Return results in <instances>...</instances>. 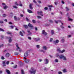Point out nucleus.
Wrapping results in <instances>:
<instances>
[{"label": "nucleus", "mask_w": 74, "mask_h": 74, "mask_svg": "<svg viewBox=\"0 0 74 74\" xmlns=\"http://www.w3.org/2000/svg\"><path fill=\"white\" fill-rule=\"evenodd\" d=\"M8 38L9 39L8 42L10 43L12 42V39L11 37H8Z\"/></svg>", "instance_id": "nucleus-7"}, {"label": "nucleus", "mask_w": 74, "mask_h": 74, "mask_svg": "<svg viewBox=\"0 0 74 74\" xmlns=\"http://www.w3.org/2000/svg\"><path fill=\"white\" fill-rule=\"evenodd\" d=\"M22 33L24 34L25 33V32H24V31H22V32L21 31H20V35H21V36H23V34Z\"/></svg>", "instance_id": "nucleus-9"}, {"label": "nucleus", "mask_w": 74, "mask_h": 74, "mask_svg": "<svg viewBox=\"0 0 74 74\" xmlns=\"http://www.w3.org/2000/svg\"><path fill=\"white\" fill-rule=\"evenodd\" d=\"M68 20L69 21H73V19H71V18H68Z\"/></svg>", "instance_id": "nucleus-37"}, {"label": "nucleus", "mask_w": 74, "mask_h": 74, "mask_svg": "<svg viewBox=\"0 0 74 74\" xmlns=\"http://www.w3.org/2000/svg\"><path fill=\"white\" fill-rule=\"evenodd\" d=\"M34 40L35 41H38V40H39V39L38 38H36L34 39Z\"/></svg>", "instance_id": "nucleus-39"}, {"label": "nucleus", "mask_w": 74, "mask_h": 74, "mask_svg": "<svg viewBox=\"0 0 74 74\" xmlns=\"http://www.w3.org/2000/svg\"><path fill=\"white\" fill-rule=\"evenodd\" d=\"M7 34H11V32H7Z\"/></svg>", "instance_id": "nucleus-43"}, {"label": "nucleus", "mask_w": 74, "mask_h": 74, "mask_svg": "<svg viewBox=\"0 0 74 74\" xmlns=\"http://www.w3.org/2000/svg\"><path fill=\"white\" fill-rule=\"evenodd\" d=\"M7 16V15H6V14H4L3 15V17H5V16Z\"/></svg>", "instance_id": "nucleus-40"}, {"label": "nucleus", "mask_w": 74, "mask_h": 74, "mask_svg": "<svg viewBox=\"0 0 74 74\" xmlns=\"http://www.w3.org/2000/svg\"><path fill=\"white\" fill-rule=\"evenodd\" d=\"M21 74H25V73H24V72L23 71V70H21Z\"/></svg>", "instance_id": "nucleus-32"}, {"label": "nucleus", "mask_w": 74, "mask_h": 74, "mask_svg": "<svg viewBox=\"0 0 74 74\" xmlns=\"http://www.w3.org/2000/svg\"><path fill=\"white\" fill-rule=\"evenodd\" d=\"M34 3H37V2L35 0H34L33 1Z\"/></svg>", "instance_id": "nucleus-57"}, {"label": "nucleus", "mask_w": 74, "mask_h": 74, "mask_svg": "<svg viewBox=\"0 0 74 74\" xmlns=\"http://www.w3.org/2000/svg\"><path fill=\"white\" fill-rule=\"evenodd\" d=\"M14 54H15V55H18V54H19V53L17 52H15L14 53Z\"/></svg>", "instance_id": "nucleus-34"}, {"label": "nucleus", "mask_w": 74, "mask_h": 74, "mask_svg": "<svg viewBox=\"0 0 74 74\" xmlns=\"http://www.w3.org/2000/svg\"><path fill=\"white\" fill-rule=\"evenodd\" d=\"M13 7L14 8H16V9L18 8V7L16 6V5H13Z\"/></svg>", "instance_id": "nucleus-26"}, {"label": "nucleus", "mask_w": 74, "mask_h": 74, "mask_svg": "<svg viewBox=\"0 0 74 74\" xmlns=\"http://www.w3.org/2000/svg\"><path fill=\"white\" fill-rule=\"evenodd\" d=\"M59 58L60 59H62L63 60H65V61H66L67 60V59L66 57L64 56L63 55H61L59 56Z\"/></svg>", "instance_id": "nucleus-2"}, {"label": "nucleus", "mask_w": 74, "mask_h": 74, "mask_svg": "<svg viewBox=\"0 0 74 74\" xmlns=\"http://www.w3.org/2000/svg\"><path fill=\"white\" fill-rule=\"evenodd\" d=\"M16 51H18L19 52H22V49H21L18 46V44L17 43L16 44Z\"/></svg>", "instance_id": "nucleus-1"}, {"label": "nucleus", "mask_w": 74, "mask_h": 74, "mask_svg": "<svg viewBox=\"0 0 74 74\" xmlns=\"http://www.w3.org/2000/svg\"><path fill=\"white\" fill-rule=\"evenodd\" d=\"M55 22L56 23H58V22H61V20L56 21V20L55 21Z\"/></svg>", "instance_id": "nucleus-20"}, {"label": "nucleus", "mask_w": 74, "mask_h": 74, "mask_svg": "<svg viewBox=\"0 0 74 74\" xmlns=\"http://www.w3.org/2000/svg\"><path fill=\"white\" fill-rule=\"evenodd\" d=\"M9 25H12V23H11V22H9Z\"/></svg>", "instance_id": "nucleus-54"}, {"label": "nucleus", "mask_w": 74, "mask_h": 74, "mask_svg": "<svg viewBox=\"0 0 74 74\" xmlns=\"http://www.w3.org/2000/svg\"><path fill=\"white\" fill-rule=\"evenodd\" d=\"M59 42V40H56L54 41V44H58Z\"/></svg>", "instance_id": "nucleus-13"}, {"label": "nucleus", "mask_w": 74, "mask_h": 74, "mask_svg": "<svg viewBox=\"0 0 74 74\" xmlns=\"http://www.w3.org/2000/svg\"><path fill=\"white\" fill-rule=\"evenodd\" d=\"M55 61L56 63H58L59 62V60L58 59H56L55 60Z\"/></svg>", "instance_id": "nucleus-25"}, {"label": "nucleus", "mask_w": 74, "mask_h": 74, "mask_svg": "<svg viewBox=\"0 0 74 74\" xmlns=\"http://www.w3.org/2000/svg\"><path fill=\"white\" fill-rule=\"evenodd\" d=\"M24 59H25V63H29V60H27L26 59V58L25 57L24 58Z\"/></svg>", "instance_id": "nucleus-8"}, {"label": "nucleus", "mask_w": 74, "mask_h": 74, "mask_svg": "<svg viewBox=\"0 0 74 74\" xmlns=\"http://www.w3.org/2000/svg\"><path fill=\"white\" fill-rule=\"evenodd\" d=\"M32 22L33 23H36V21L34 20H32Z\"/></svg>", "instance_id": "nucleus-45"}, {"label": "nucleus", "mask_w": 74, "mask_h": 74, "mask_svg": "<svg viewBox=\"0 0 74 74\" xmlns=\"http://www.w3.org/2000/svg\"><path fill=\"white\" fill-rule=\"evenodd\" d=\"M60 26L62 29H64V27H63V26L62 25H60Z\"/></svg>", "instance_id": "nucleus-50"}, {"label": "nucleus", "mask_w": 74, "mask_h": 74, "mask_svg": "<svg viewBox=\"0 0 74 74\" xmlns=\"http://www.w3.org/2000/svg\"><path fill=\"white\" fill-rule=\"evenodd\" d=\"M45 64H48V60L47 59L45 60Z\"/></svg>", "instance_id": "nucleus-12"}, {"label": "nucleus", "mask_w": 74, "mask_h": 74, "mask_svg": "<svg viewBox=\"0 0 74 74\" xmlns=\"http://www.w3.org/2000/svg\"><path fill=\"white\" fill-rule=\"evenodd\" d=\"M49 22H50L51 23H53V21H52V20H49Z\"/></svg>", "instance_id": "nucleus-47"}, {"label": "nucleus", "mask_w": 74, "mask_h": 74, "mask_svg": "<svg viewBox=\"0 0 74 74\" xmlns=\"http://www.w3.org/2000/svg\"><path fill=\"white\" fill-rule=\"evenodd\" d=\"M0 23H3V21H0Z\"/></svg>", "instance_id": "nucleus-63"}, {"label": "nucleus", "mask_w": 74, "mask_h": 74, "mask_svg": "<svg viewBox=\"0 0 74 74\" xmlns=\"http://www.w3.org/2000/svg\"><path fill=\"white\" fill-rule=\"evenodd\" d=\"M58 74H62V72L60 71H59L58 72Z\"/></svg>", "instance_id": "nucleus-48"}, {"label": "nucleus", "mask_w": 74, "mask_h": 74, "mask_svg": "<svg viewBox=\"0 0 74 74\" xmlns=\"http://www.w3.org/2000/svg\"><path fill=\"white\" fill-rule=\"evenodd\" d=\"M28 39L29 40H32V38H31V37H28Z\"/></svg>", "instance_id": "nucleus-53"}, {"label": "nucleus", "mask_w": 74, "mask_h": 74, "mask_svg": "<svg viewBox=\"0 0 74 74\" xmlns=\"http://www.w3.org/2000/svg\"><path fill=\"white\" fill-rule=\"evenodd\" d=\"M5 62H6V61H5L2 62V63L3 64L4 66H5Z\"/></svg>", "instance_id": "nucleus-24"}, {"label": "nucleus", "mask_w": 74, "mask_h": 74, "mask_svg": "<svg viewBox=\"0 0 74 74\" xmlns=\"http://www.w3.org/2000/svg\"><path fill=\"white\" fill-rule=\"evenodd\" d=\"M56 56L57 57H58V56H59V54L58 53H57L56 54Z\"/></svg>", "instance_id": "nucleus-46"}, {"label": "nucleus", "mask_w": 74, "mask_h": 74, "mask_svg": "<svg viewBox=\"0 0 74 74\" xmlns=\"http://www.w3.org/2000/svg\"><path fill=\"white\" fill-rule=\"evenodd\" d=\"M29 7L30 8V9H31V10L33 9V8L32 7V4H30L29 5Z\"/></svg>", "instance_id": "nucleus-23"}, {"label": "nucleus", "mask_w": 74, "mask_h": 74, "mask_svg": "<svg viewBox=\"0 0 74 74\" xmlns=\"http://www.w3.org/2000/svg\"><path fill=\"white\" fill-rule=\"evenodd\" d=\"M66 11H69V8H68L66 7Z\"/></svg>", "instance_id": "nucleus-38"}, {"label": "nucleus", "mask_w": 74, "mask_h": 74, "mask_svg": "<svg viewBox=\"0 0 74 74\" xmlns=\"http://www.w3.org/2000/svg\"><path fill=\"white\" fill-rule=\"evenodd\" d=\"M2 5L3 7V9H4V10H6V9L8 8V6L5 5V4L3 3Z\"/></svg>", "instance_id": "nucleus-5"}, {"label": "nucleus", "mask_w": 74, "mask_h": 74, "mask_svg": "<svg viewBox=\"0 0 74 74\" xmlns=\"http://www.w3.org/2000/svg\"><path fill=\"white\" fill-rule=\"evenodd\" d=\"M34 29L36 31H37L38 30V29L37 28V27H34Z\"/></svg>", "instance_id": "nucleus-33"}, {"label": "nucleus", "mask_w": 74, "mask_h": 74, "mask_svg": "<svg viewBox=\"0 0 74 74\" xmlns=\"http://www.w3.org/2000/svg\"><path fill=\"white\" fill-rule=\"evenodd\" d=\"M42 34H44V35H47V33L45 32V30H43L42 31Z\"/></svg>", "instance_id": "nucleus-10"}, {"label": "nucleus", "mask_w": 74, "mask_h": 74, "mask_svg": "<svg viewBox=\"0 0 74 74\" xmlns=\"http://www.w3.org/2000/svg\"><path fill=\"white\" fill-rule=\"evenodd\" d=\"M27 12H29V13H33L32 11L29 9L27 10Z\"/></svg>", "instance_id": "nucleus-21"}, {"label": "nucleus", "mask_w": 74, "mask_h": 74, "mask_svg": "<svg viewBox=\"0 0 74 74\" xmlns=\"http://www.w3.org/2000/svg\"><path fill=\"white\" fill-rule=\"evenodd\" d=\"M63 73H66L67 72V70L66 69H64L62 70Z\"/></svg>", "instance_id": "nucleus-22"}, {"label": "nucleus", "mask_w": 74, "mask_h": 74, "mask_svg": "<svg viewBox=\"0 0 74 74\" xmlns=\"http://www.w3.org/2000/svg\"><path fill=\"white\" fill-rule=\"evenodd\" d=\"M57 51L59 52V53H63L64 52H65V50L63 49V50L61 51L60 50V49L59 48L57 49Z\"/></svg>", "instance_id": "nucleus-4"}, {"label": "nucleus", "mask_w": 74, "mask_h": 74, "mask_svg": "<svg viewBox=\"0 0 74 74\" xmlns=\"http://www.w3.org/2000/svg\"><path fill=\"white\" fill-rule=\"evenodd\" d=\"M14 4L15 5H17V6H18V5H19V4L17 3V2H15Z\"/></svg>", "instance_id": "nucleus-31"}, {"label": "nucleus", "mask_w": 74, "mask_h": 74, "mask_svg": "<svg viewBox=\"0 0 74 74\" xmlns=\"http://www.w3.org/2000/svg\"><path fill=\"white\" fill-rule=\"evenodd\" d=\"M51 33L52 35H53V34H54V31H53V30H52L51 31Z\"/></svg>", "instance_id": "nucleus-27"}, {"label": "nucleus", "mask_w": 74, "mask_h": 74, "mask_svg": "<svg viewBox=\"0 0 74 74\" xmlns=\"http://www.w3.org/2000/svg\"><path fill=\"white\" fill-rule=\"evenodd\" d=\"M5 56L6 58H8L9 57V56H10V54L9 53H7L6 54Z\"/></svg>", "instance_id": "nucleus-19"}, {"label": "nucleus", "mask_w": 74, "mask_h": 74, "mask_svg": "<svg viewBox=\"0 0 74 74\" xmlns=\"http://www.w3.org/2000/svg\"><path fill=\"white\" fill-rule=\"evenodd\" d=\"M61 41L62 42H64V40L62 39V40H61Z\"/></svg>", "instance_id": "nucleus-64"}, {"label": "nucleus", "mask_w": 74, "mask_h": 74, "mask_svg": "<svg viewBox=\"0 0 74 74\" xmlns=\"http://www.w3.org/2000/svg\"><path fill=\"white\" fill-rule=\"evenodd\" d=\"M31 69L32 71H30L29 72L31 73L35 74L36 70L34 69L33 68H31Z\"/></svg>", "instance_id": "nucleus-3"}, {"label": "nucleus", "mask_w": 74, "mask_h": 74, "mask_svg": "<svg viewBox=\"0 0 74 74\" xmlns=\"http://www.w3.org/2000/svg\"><path fill=\"white\" fill-rule=\"evenodd\" d=\"M6 72H7V73L8 74H10L11 73L10 71H9V70L8 69H6Z\"/></svg>", "instance_id": "nucleus-15"}, {"label": "nucleus", "mask_w": 74, "mask_h": 74, "mask_svg": "<svg viewBox=\"0 0 74 74\" xmlns=\"http://www.w3.org/2000/svg\"><path fill=\"white\" fill-rule=\"evenodd\" d=\"M24 27H25V28H28V26L26 25H24Z\"/></svg>", "instance_id": "nucleus-29"}, {"label": "nucleus", "mask_w": 74, "mask_h": 74, "mask_svg": "<svg viewBox=\"0 0 74 74\" xmlns=\"http://www.w3.org/2000/svg\"><path fill=\"white\" fill-rule=\"evenodd\" d=\"M36 47L38 49L40 48V45H36Z\"/></svg>", "instance_id": "nucleus-36"}, {"label": "nucleus", "mask_w": 74, "mask_h": 74, "mask_svg": "<svg viewBox=\"0 0 74 74\" xmlns=\"http://www.w3.org/2000/svg\"><path fill=\"white\" fill-rule=\"evenodd\" d=\"M48 7H49V9L50 10H51V8L53 7V6L52 5H48Z\"/></svg>", "instance_id": "nucleus-17"}, {"label": "nucleus", "mask_w": 74, "mask_h": 74, "mask_svg": "<svg viewBox=\"0 0 74 74\" xmlns=\"http://www.w3.org/2000/svg\"><path fill=\"white\" fill-rule=\"evenodd\" d=\"M44 9L45 10H48V8L46 7L44 8Z\"/></svg>", "instance_id": "nucleus-52"}, {"label": "nucleus", "mask_w": 74, "mask_h": 74, "mask_svg": "<svg viewBox=\"0 0 74 74\" xmlns=\"http://www.w3.org/2000/svg\"><path fill=\"white\" fill-rule=\"evenodd\" d=\"M20 16L21 17H23V15L21 14H20Z\"/></svg>", "instance_id": "nucleus-61"}, {"label": "nucleus", "mask_w": 74, "mask_h": 74, "mask_svg": "<svg viewBox=\"0 0 74 74\" xmlns=\"http://www.w3.org/2000/svg\"><path fill=\"white\" fill-rule=\"evenodd\" d=\"M9 63H10V62L7 61L6 62V64H9Z\"/></svg>", "instance_id": "nucleus-58"}, {"label": "nucleus", "mask_w": 74, "mask_h": 74, "mask_svg": "<svg viewBox=\"0 0 74 74\" xmlns=\"http://www.w3.org/2000/svg\"><path fill=\"white\" fill-rule=\"evenodd\" d=\"M17 67V65H15L13 66V67L14 69H16Z\"/></svg>", "instance_id": "nucleus-35"}, {"label": "nucleus", "mask_w": 74, "mask_h": 74, "mask_svg": "<svg viewBox=\"0 0 74 74\" xmlns=\"http://www.w3.org/2000/svg\"><path fill=\"white\" fill-rule=\"evenodd\" d=\"M1 59L4 60V59L5 58H4V57H3V56H2L1 57Z\"/></svg>", "instance_id": "nucleus-44"}, {"label": "nucleus", "mask_w": 74, "mask_h": 74, "mask_svg": "<svg viewBox=\"0 0 74 74\" xmlns=\"http://www.w3.org/2000/svg\"><path fill=\"white\" fill-rule=\"evenodd\" d=\"M26 21H29V19H28L26 17Z\"/></svg>", "instance_id": "nucleus-51"}, {"label": "nucleus", "mask_w": 74, "mask_h": 74, "mask_svg": "<svg viewBox=\"0 0 74 74\" xmlns=\"http://www.w3.org/2000/svg\"><path fill=\"white\" fill-rule=\"evenodd\" d=\"M42 48L43 49H44V50H47V47L45 46H43Z\"/></svg>", "instance_id": "nucleus-18"}, {"label": "nucleus", "mask_w": 74, "mask_h": 74, "mask_svg": "<svg viewBox=\"0 0 74 74\" xmlns=\"http://www.w3.org/2000/svg\"><path fill=\"white\" fill-rule=\"evenodd\" d=\"M14 19L15 21H17V18L16 16H14Z\"/></svg>", "instance_id": "nucleus-30"}, {"label": "nucleus", "mask_w": 74, "mask_h": 74, "mask_svg": "<svg viewBox=\"0 0 74 74\" xmlns=\"http://www.w3.org/2000/svg\"><path fill=\"white\" fill-rule=\"evenodd\" d=\"M28 56V53H27V52H26L25 53H24V56Z\"/></svg>", "instance_id": "nucleus-14"}, {"label": "nucleus", "mask_w": 74, "mask_h": 74, "mask_svg": "<svg viewBox=\"0 0 74 74\" xmlns=\"http://www.w3.org/2000/svg\"><path fill=\"white\" fill-rule=\"evenodd\" d=\"M10 27L12 29H13V28L14 27L13 26H11Z\"/></svg>", "instance_id": "nucleus-55"}, {"label": "nucleus", "mask_w": 74, "mask_h": 74, "mask_svg": "<svg viewBox=\"0 0 74 74\" xmlns=\"http://www.w3.org/2000/svg\"><path fill=\"white\" fill-rule=\"evenodd\" d=\"M28 26H29L30 27H32V29L33 28V26L32 25L30 24V23H29L28 25Z\"/></svg>", "instance_id": "nucleus-11"}, {"label": "nucleus", "mask_w": 74, "mask_h": 74, "mask_svg": "<svg viewBox=\"0 0 74 74\" xmlns=\"http://www.w3.org/2000/svg\"><path fill=\"white\" fill-rule=\"evenodd\" d=\"M27 32L28 33V35H32V33L30 32V31L29 30H28L27 31Z\"/></svg>", "instance_id": "nucleus-16"}, {"label": "nucleus", "mask_w": 74, "mask_h": 74, "mask_svg": "<svg viewBox=\"0 0 74 74\" xmlns=\"http://www.w3.org/2000/svg\"><path fill=\"white\" fill-rule=\"evenodd\" d=\"M53 40V39H52V38H51L50 39V42H52V41Z\"/></svg>", "instance_id": "nucleus-42"}, {"label": "nucleus", "mask_w": 74, "mask_h": 74, "mask_svg": "<svg viewBox=\"0 0 74 74\" xmlns=\"http://www.w3.org/2000/svg\"><path fill=\"white\" fill-rule=\"evenodd\" d=\"M38 3H41V1H38Z\"/></svg>", "instance_id": "nucleus-62"}, {"label": "nucleus", "mask_w": 74, "mask_h": 74, "mask_svg": "<svg viewBox=\"0 0 74 74\" xmlns=\"http://www.w3.org/2000/svg\"><path fill=\"white\" fill-rule=\"evenodd\" d=\"M38 14V15H41L42 16H43V13H42V11H40V12H37Z\"/></svg>", "instance_id": "nucleus-6"}, {"label": "nucleus", "mask_w": 74, "mask_h": 74, "mask_svg": "<svg viewBox=\"0 0 74 74\" xmlns=\"http://www.w3.org/2000/svg\"><path fill=\"white\" fill-rule=\"evenodd\" d=\"M3 44H2L1 45H0V48L1 47H3Z\"/></svg>", "instance_id": "nucleus-56"}, {"label": "nucleus", "mask_w": 74, "mask_h": 74, "mask_svg": "<svg viewBox=\"0 0 74 74\" xmlns=\"http://www.w3.org/2000/svg\"><path fill=\"white\" fill-rule=\"evenodd\" d=\"M61 3H62V4H64V2L63 1H61Z\"/></svg>", "instance_id": "nucleus-60"}, {"label": "nucleus", "mask_w": 74, "mask_h": 74, "mask_svg": "<svg viewBox=\"0 0 74 74\" xmlns=\"http://www.w3.org/2000/svg\"><path fill=\"white\" fill-rule=\"evenodd\" d=\"M55 5H57L58 4V2H55L54 3Z\"/></svg>", "instance_id": "nucleus-49"}, {"label": "nucleus", "mask_w": 74, "mask_h": 74, "mask_svg": "<svg viewBox=\"0 0 74 74\" xmlns=\"http://www.w3.org/2000/svg\"><path fill=\"white\" fill-rule=\"evenodd\" d=\"M20 19H21V18H17V21L20 20Z\"/></svg>", "instance_id": "nucleus-59"}, {"label": "nucleus", "mask_w": 74, "mask_h": 74, "mask_svg": "<svg viewBox=\"0 0 74 74\" xmlns=\"http://www.w3.org/2000/svg\"><path fill=\"white\" fill-rule=\"evenodd\" d=\"M37 17L38 18V19H40V18H41V17L40 16H37Z\"/></svg>", "instance_id": "nucleus-41"}, {"label": "nucleus", "mask_w": 74, "mask_h": 74, "mask_svg": "<svg viewBox=\"0 0 74 74\" xmlns=\"http://www.w3.org/2000/svg\"><path fill=\"white\" fill-rule=\"evenodd\" d=\"M0 31H1V32H4L5 30L3 29L0 28Z\"/></svg>", "instance_id": "nucleus-28"}]
</instances>
